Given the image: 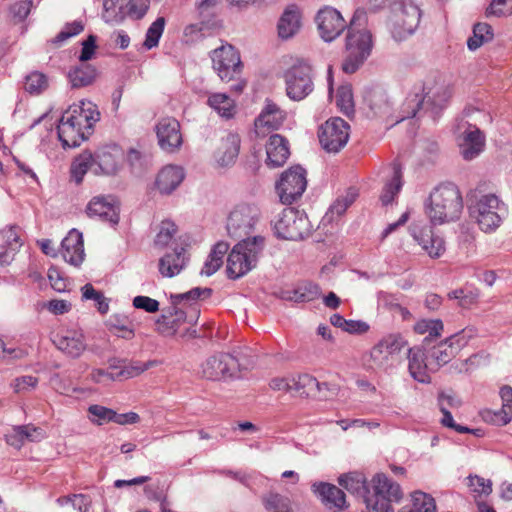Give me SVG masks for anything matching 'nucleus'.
Segmentation results:
<instances>
[{
	"instance_id": "f257e3e1",
	"label": "nucleus",
	"mask_w": 512,
	"mask_h": 512,
	"mask_svg": "<svg viewBox=\"0 0 512 512\" xmlns=\"http://www.w3.org/2000/svg\"><path fill=\"white\" fill-rule=\"evenodd\" d=\"M452 94L451 85L442 76L426 80L421 86H415L405 99L401 120L426 114L437 120L447 108Z\"/></svg>"
},
{
	"instance_id": "f03ea898",
	"label": "nucleus",
	"mask_w": 512,
	"mask_h": 512,
	"mask_svg": "<svg viewBox=\"0 0 512 512\" xmlns=\"http://www.w3.org/2000/svg\"><path fill=\"white\" fill-rule=\"evenodd\" d=\"M100 113L95 104L81 101L80 105H72L66 110L57 126L58 138L64 148L78 147L88 139L94 124L99 121Z\"/></svg>"
},
{
	"instance_id": "7ed1b4c3",
	"label": "nucleus",
	"mask_w": 512,
	"mask_h": 512,
	"mask_svg": "<svg viewBox=\"0 0 512 512\" xmlns=\"http://www.w3.org/2000/svg\"><path fill=\"white\" fill-rule=\"evenodd\" d=\"M462 211V195L454 183L440 184L430 193L426 213L434 225L456 221Z\"/></svg>"
},
{
	"instance_id": "20e7f679",
	"label": "nucleus",
	"mask_w": 512,
	"mask_h": 512,
	"mask_svg": "<svg viewBox=\"0 0 512 512\" xmlns=\"http://www.w3.org/2000/svg\"><path fill=\"white\" fill-rule=\"evenodd\" d=\"M264 246L265 238L262 236L247 237L238 242L227 258L228 278L238 279L255 268Z\"/></svg>"
},
{
	"instance_id": "39448f33",
	"label": "nucleus",
	"mask_w": 512,
	"mask_h": 512,
	"mask_svg": "<svg viewBox=\"0 0 512 512\" xmlns=\"http://www.w3.org/2000/svg\"><path fill=\"white\" fill-rule=\"evenodd\" d=\"M404 497L399 483L384 472L375 473L370 479V492L366 499L368 512H394L393 504Z\"/></svg>"
},
{
	"instance_id": "423d86ee",
	"label": "nucleus",
	"mask_w": 512,
	"mask_h": 512,
	"mask_svg": "<svg viewBox=\"0 0 512 512\" xmlns=\"http://www.w3.org/2000/svg\"><path fill=\"white\" fill-rule=\"evenodd\" d=\"M471 218L485 233L494 232L508 215V207L496 194L481 195L469 206Z\"/></svg>"
},
{
	"instance_id": "0eeeda50",
	"label": "nucleus",
	"mask_w": 512,
	"mask_h": 512,
	"mask_svg": "<svg viewBox=\"0 0 512 512\" xmlns=\"http://www.w3.org/2000/svg\"><path fill=\"white\" fill-rule=\"evenodd\" d=\"M363 12L356 10L350 20L345 41V63L362 64L372 53L373 41L371 33L366 29H357V21Z\"/></svg>"
},
{
	"instance_id": "6e6552de",
	"label": "nucleus",
	"mask_w": 512,
	"mask_h": 512,
	"mask_svg": "<svg viewBox=\"0 0 512 512\" xmlns=\"http://www.w3.org/2000/svg\"><path fill=\"white\" fill-rule=\"evenodd\" d=\"M312 226L306 214L285 208L274 222L275 235L284 240L298 241L308 237Z\"/></svg>"
},
{
	"instance_id": "1a4fd4ad",
	"label": "nucleus",
	"mask_w": 512,
	"mask_h": 512,
	"mask_svg": "<svg viewBox=\"0 0 512 512\" xmlns=\"http://www.w3.org/2000/svg\"><path fill=\"white\" fill-rule=\"evenodd\" d=\"M420 9L411 0L394 2L392 7L391 33L401 41L414 33L420 22Z\"/></svg>"
},
{
	"instance_id": "9d476101",
	"label": "nucleus",
	"mask_w": 512,
	"mask_h": 512,
	"mask_svg": "<svg viewBox=\"0 0 512 512\" xmlns=\"http://www.w3.org/2000/svg\"><path fill=\"white\" fill-rule=\"evenodd\" d=\"M261 217V210L256 204L240 203L234 207L227 219V232L230 237L238 239L247 237Z\"/></svg>"
},
{
	"instance_id": "9b49d317",
	"label": "nucleus",
	"mask_w": 512,
	"mask_h": 512,
	"mask_svg": "<svg viewBox=\"0 0 512 512\" xmlns=\"http://www.w3.org/2000/svg\"><path fill=\"white\" fill-rule=\"evenodd\" d=\"M318 138L321 147L328 153H338L350 137V125L340 117H331L319 126Z\"/></svg>"
},
{
	"instance_id": "f8f14e48",
	"label": "nucleus",
	"mask_w": 512,
	"mask_h": 512,
	"mask_svg": "<svg viewBox=\"0 0 512 512\" xmlns=\"http://www.w3.org/2000/svg\"><path fill=\"white\" fill-rule=\"evenodd\" d=\"M306 186V171L297 165L282 173L276 184V190L280 201L285 205H290L302 196Z\"/></svg>"
},
{
	"instance_id": "ddd939ff",
	"label": "nucleus",
	"mask_w": 512,
	"mask_h": 512,
	"mask_svg": "<svg viewBox=\"0 0 512 512\" xmlns=\"http://www.w3.org/2000/svg\"><path fill=\"white\" fill-rule=\"evenodd\" d=\"M240 364L238 360L228 353H219L207 358L201 365L203 378L218 381L237 376Z\"/></svg>"
},
{
	"instance_id": "4468645a",
	"label": "nucleus",
	"mask_w": 512,
	"mask_h": 512,
	"mask_svg": "<svg viewBox=\"0 0 512 512\" xmlns=\"http://www.w3.org/2000/svg\"><path fill=\"white\" fill-rule=\"evenodd\" d=\"M284 77L287 96L292 100H303L313 91L311 66H291Z\"/></svg>"
},
{
	"instance_id": "2eb2a0df",
	"label": "nucleus",
	"mask_w": 512,
	"mask_h": 512,
	"mask_svg": "<svg viewBox=\"0 0 512 512\" xmlns=\"http://www.w3.org/2000/svg\"><path fill=\"white\" fill-rule=\"evenodd\" d=\"M315 20L320 36L326 42L336 39L349 26L341 13L329 6L320 9Z\"/></svg>"
},
{
	"instance_id": "dca6fc26",
	"label": "nucleus",
	"mask_w": 512,
	"mask_h": 512,
	"mask_svg": "<svg viewBox=\"0 0 512 512\" xmlns=\"http://www.w3.org/2000/svg\"><path fill=\"white\" fill-rule=\"evenodd\" d=\"M120 205L113 195L94 196L86 207L90 218L98 217L102 222L115 226L119 223Z\"/></svg>"
},
{
	"instance_id": "f3484780",
	"label": "nucleus",
	"mask_w": 512,
	"mask_h": 512,
	"mask_svg": "<svg viewBox=\"0 0 512 512\" xmlns=\"http://www.w3.org/2000/svg\"><path fill=\"white\" fill-rule=\"evenodd\" d=\"M156 136L160 148L166 152H176L183 143L181 126L178 120L173 117L161 118L156 127Z\"/></svg>"
},
{
	"instance_id": "a211bd4d",
	"label": "nucleus",
	"mask_w": 512,
	"mask_h": 512,
	"mask_svg": "<svg viewBox=\"0 0 512 512\" xmlns=\"http://www.w3.org/2000/svg\"><path fill=\"white\" fill-rule=\"evenodd\" d=\"M408 370L411 377L420 383H430L431 371L430 359L428 357V350L421 347H412L408 349Z\"/></svg>"
},
{
	"instance_id": "6ab92c4d",
	"label": "nucleus",
	"mask_w": 512,
	"mask_h": 512,
	"mask_svg": "<svg viewBox=\"0 0 512 512\" xmlns=\"http://www.w3.org/2000/svg\"><path fill=\"white\" fill-rule=\"evenodd\" d=\"M312 490L319 497L322 504L330 510L343 511L349 507L345 492L334 484L327 482L314 483Z\"/></svg>"
},
{
	"instance_id": "aec40b11",
	"label": "nucleus",
	"mask_w": 512,
	"mask_h": 512,
	"mask_svg": "<svg viewBox=\"0 0 512 512\" xmlns=\"http://www.w3.org/2000/svg\"><path fill=\"white\" fill-rule=\"evenodd\" d=\"M407 342L400 334H389L375 344L370 352L373 362L379 366L386 364L389 357L399 353Z\"/></svg>"
},
{
	"instance_id": "412c9836",
	"label": "nucleus",
	"mask_w": 512,
	"mask_h": 512,
	"mask_svg": "<svg viewBox=\"0 0 512 512\" xmlns=\"http://www.w3.org/2000/svg\"><path fill=\"white\" fill-rule=\"evenodd\" d=\"M61 255L67 263L75 267L82 264L85 257L82 233L76 229L69 231L61 242Z\"/></svg>"
},
{
	"instance_id": "4be33fe9",
	"label": "nucleus",
	"mask_w": 512,
	"mask_h": 512,
	"mask_svg": "<svg viewBox=\"0 0 512 512\" xmlns=\"http://www.w3.org/2000/svg\"><path fill=\"white\" fill-rule=\"evenodd\" d=\"M93 158L95 175H114L119 170L122 152L117 147L103 148Z\"/></svg>"
},
{
	"instance_id": "5701e85b",
	"label": "nucleus",
	"mask_w": 512,
	"mask_h": 512,
	"mask_svg": "<svg viewBox=\"0 0 512 512\" xmlns=\"http://www.w3.org/2000/svg\"><path fill=\"white\" fill-rule=\"evenodd\" d=\"M337 482L340 487H343L351 495L360 498L366 505V499L370 492V480L359 471H350L341 474Z\"/></svg>"
},
{
	"instance_id": "b1692460",
	"label": "nucleus",
	"mask_w": 512,
	"mask_h": 512,
	"mask_svg": "<svg viewBox=\"0 0 512 512\" xmlns=\"http://www.w3.org/2000/svg\"><path fill=\"white\" fill-rule=\"evenodd\" d=\"M486 144L484 133L476 126L469 125L463 133V142L460 144L461 155L465 160H473L483 152Z\"/></svg>"
},
{
	"instance_id": "393cba45",
	"label": "nucleus",
	"mask_w": 512,
	"mask_h": 512,
	"mask_svg": "<svg viewBox=\"0 0 512 512\" xmlns=\"http://www.w3.org/2000/svg\"><path fill=\"white\" fill-rule=\"evenodd\" d=\"M267 160L269 167L283 166L290 155L289 142L280 134H273L266 144Z\"/></svg>"
},
{
	"instance_id": "a878e982",
	"label": "nucleus",
	"mask_w": 512,
	"mask_h": 512,
	"mask_svg": "<svg viewBox=\"0 0 512 512\" xmlns=\"http://www.w3.org/2000/svg\"><path fill=\"white\" fill-rule=\"evenodd\" d=\"M43 438V429L32 424L13 426L5 436L7 444L16 449H20L27 442H39Z\"/></svg>"
},
{
	"instance_id": "bb28decb",
	"label": "nucleus",
	"mask_w": 512,
	"mask_h": 512,
	"mask_svg": "<svg viewBox=\"0 0 512 512\" xmlns=\"http://www.w3.org/2000/svg\"><path fill=\"white\" fill-rule=\"evenodd\" d=\"M414 238L431 258H439L445 252L444 239L436 234L431 226H424L414 231Z\"/></svg>"
},
{
	"instance_id": "cd10ccee",
	"label": "nucleus",
	"mask_w": 512,
	"mask_h": 512,
	"mask_svg": "<svg viewBox=\"0 0 512 512\" xmlns=\"http://www.w3.org/2000/svg\"><path fill=\"white\" fill-rule=\"evenodd\" d=\"M502 408L499 411L485 410L482 417L487 422L497 425H506L512 420V387L504 385L500 389Z\"/></svg>"
},
{
	"instance_id": "c85d7f7f",
	"label": "nucleus",
	"mask_w": 512,
	"mask_h": 512,
	"mask_svg": "<svg viewBox=\"0 0 512 512\" xmlns=\"http://www.w3.org/2000/svg\"><path fill=\"white\" fill-rule=\"evenodd\" d=\"M184 170L175 165L163 167L156 178V187L161 194H171L184 180Z\"/></svg>"
},
{
	"instance_id": "c756f323",
	"label": "nucleus",
	"mask_w": 512,
	"mask_h": 512,
	"mask_svg": "<svg viewBox=\"0 0 512 512\" xmlns=\"http://www.w3.org/2000/svg\"><path fill=\"white\" fill-rule=\"evenodd\" d=\"M241 139L236 133H228L222 138L218 147L215 158L221 167L233 165L239 155Z\"/></svg>"
},
{
	"instance_id": "7c9ffc66",
	"label": "nucleus",
	"mask_w": 512,
	"mask_h": 512,
	"mask_svg": "<svg viewBox=\"0 0 512 512\" xmlns=\"http://www.w3.org/2000/svg\"><path fill=\"white\" fill-rule=\"evenodd\" d=\"M156 364V361H131L127 362L124 359L113 358L109 360V368L111 370H117V374L115 375L118 378V381L130 379L136 377L148 370L152 366Z\"/></svg>"
},
{
	"instance_id": "2f4dec72",
	"label": "nucleus",
	"mask_w": 512,
	"mask_h": 512,
	"mask_svg": "<svg viewBox=\"0 0 512 512\" xmlns=\"http://www.w3.org/2000/svg\"><path fill=\"white\" fill-rule=\"evenodd\" d=\"M53 342L60 351L71 358L79 357L86 349L84 336L77 331H67L63 335H56Z\"/></svg>"
},
{
	"instance_id": "473e14b6",
	"label": "nucleus",
	"mask_w": 512,
	"mask_h": 512,
	"mask_svg": "<svg viewBox=\"0 0 512 512\" xmlns=\"http://www.w3.org/2000/svg\"><path fill=\"white\" fill-rule=\"evenodd\" d=\"M185 252L183 247H179L161 257L158 264L160 274L169 278L179 274L188 261Z\"/></svg>"
},
{
	"instance_id": "72a5a7b5",
	"label": "nucleus",
	"mask_w": 512,
	"mask_h": 512,
	"mask_svg": "<svg viewBox=\"0 0 512 512\" xmlns=\"http://www.w3.org/2000/svg\"><path fill=\"white\" fill-rule=\"evenodd\" d=\"M301 27V12L297 5L286 7L278 21V35L282 39L293 37Z\"/></svg>"
},
{
	"instance_id": "f704fd0d",
	"label": "nucleus",
	"mask_w": 512,
	"mask_h": 512,
	"mask_svg": "<svg viewBox=\"0 0 512 512\" xmlns=\"http://www.w3.org/2000/svg\"><path fill=\"white\" fill-rule=\"evenodd\" d=\"M286 119V112L270 99H266L265 106L255 120L256 127H267L278 130Z\"/></svg>"
},
{
	"instance_id": "c9c22d12",
	"label": "nucleus",
	"mask_w": 512,
	"mask_h": 512,
	"mask_svg": "<svg viewBox=\"0 0 512 512\" xmlns=\"http://www.w3.org/2000/svg\"><path fill=\"white\" fill-rule=\"evenodd\" d=\"M99 74L96 66H69L66 71V77L72 89H80L92 85Z\"/></svg>"
},
{
	"instance_id": "e433bc0d",
	"label": "nucleus",
	"mask_w": 512,
	"mask_h": 512,
	"mask_svg": "<svg viewBox=\"0 0 512 512\" xmlns=\"http://www.w3.org/2000/svg\"><path fill=\"white\" fill-rule=\"evenodd\" d=\"M364 102L375 115L386 114L390 110V101L387 92L380 86H373L365 89Z\"/></svg>"
},
{
	"instance_id": "4c0bfd02",
	"label": "nucleus",
	"mask_w": 512,
	"mask_h": 512,
	"mask_svg": "<svg viewBox=\"0 0 512 512\" xmlns=\"http://www.w3.org/2000/svg\"><path fill=\"white\" fill-rule=\"evenodd\" d=\"M431 371H437L441 366L449 363L457 355V347H451L445 340L428 348Z\"/></svg>"
},
{
	"instance_id": "58836bf2",
	"label": "nucleus",
	"mask_w": 512,
	"mask_h": 512,
	"mask_svg": "<svg viewBox=\"0 0 512 512\" xmlns=\"http://www.w3.org/2000/svg\"><path fill=\"white\" fill-rule=\"evenodd\" d=\"M444 330L443 322L440 319H421L414 325V331L417 334H428L422 342V347L426 348L434 340L442 335Z\"/></svg>"
},
{
	"instance_id": "ea45409f",
	"label": "nucleus",
	"mask_w": 512,
	"mask_h": 512,
	"mask_svg": "<svg viewBox=\"0 0 512 512\" xmlns=\"http://www.w3.org/2000/svg\"><path fill=\"white\" fill-rule=\"evenodd\" d=\"M392 169V178L384 185L382 194L380 196L381 202L385 206L393 202L394 198L398 195L403 186L401 165L397 162H394Z\"/></svg>"
},
{
	"instance_id": "a19ab883",
	"label": "nucleus",
	"mask_w": 512,
	"mask_h": 512,
	"mask_svg": "<svg viewBox=\"0 0 512 512\" xmlns=\"http://www.w3.org/2000/svg\"><path fill=\"white\" fill-rule=\"evenodd\" d=\"M358 189L355 187H349L345 194L339 196L333 204L330 206L329 210L326 212L324 219L328 222L334 220V216L340 217L343 215L348 207H350L356 198L358 197Z\"/></svg>"
},
{
	"instance_id": "79ce46f5",
	"label": "nucleus",
	"mask_w": 512,
	"mask_h": 512,
	"mask_svg": "<svg viewBox=\"0 0 512 512\" xmlns=\"http://www.w3.org/2000/svg\"><path fill=\"white\" fill-rule=\"evenodd\" d=\"M243 66H218L217 74L225 83L231 84V90L241 93L246 87V80L241 77Z\"/></svg>"
},
{
	"instance_id": "37998d69",
	"label": "nucleus",
	"mask_w": 512,
	"mask_h": 512,
	"mask_svg": "<svg viewBox=\"0 0 512 512\" xmlns=\"http://www.w3.org/2000/svg\"><path fill=\"white\" fill-rule=\"evenodd\" d=\"M94 158L93 154L89 151L82 152L79 156H77L71 164L70 173L71 178L75 181L77 185L81 184L83 181L84 175L87 171H92L94 173Z\"/></svg>"
},
{
	"instance_id": "c03bdc74",
	"label": "nucleus",
	"mask_w": 512,
	"mask_h": 512,
	"mask_svg": "<svg viewBox=\"0 0 512 512\" xmlns=\"http://www.w3.org/2000/svg\"><path fill=\"white\" fill-rule=\"evenodd\" d=\"M110 330L118 337L130 340L135 335V325L133 321L126 315L114 314L108 321Z\"/></svg>"
},
{
	"instance_id": "a18cd8bd",
	"label": "nucleus",
	"mask_w": 512,
	"mask_h": 512,
	"mask_svg": "<svg viewBox=\"0 0 512 512\" xmlns=\"http://www.w3.org/2000/svg\"><path fill=\"white\" fill-rule=\"evenodd\" d=\"M209 106L217 111V113L226 118L230 119L235 114V102L233 99L223 93H215L208 98Z\"/></svg>"
},
{
	"instance_id": "49530a36",
	"label": "nucleus",
	"mask_w": 512,
	"mask_h": 512,
	"mask_svg": "<svg viewBox=\"0 0 512 512\" xmlns=\"http://www.w3.org/2000/svg\"><path fill=\"white\" fill-rule=\"evenodd\" d=\"M127 161L133 174L141 176L152 164V156L131 148L127 153Z\"/></svg>"
},
{
	"instance_id": "de8ad7c7",
	"label": "nucleus",
	"mask_w": 512,
	"mask_h": 512,
	"mask_svg": "<svg viewBox=\"0 0 512 512\" xmlns=\"http://www.w3.org/2000/svg\"><path fill=\"white\" fill-rule=\"evenodd\" d=\"M214 64H242L239 52L231 44H224L211 52Z\"/></svg>"
},
{
	"instance_id": "09e8293b",
	"label": "nucleus",
	"mask_w": 512,
	"mask_h": 512,
	"mask_svg": "<svg viewBox=\"0 0 512 512\" xmlns=\"http://www.w3.org/2000/svg\"><path fill=\"white\" fill-rule=\"evenodd\" d=\"M493 29L487 23H476L473 26V35L467 40V46L471 51L478 49L484 43L493 39Z\"/></svg>"
},
{
	"instance_id": "8fccbe9b",
	"label": "nucleus",
	"mask_w": 512,
	"mask_h": 512,
	"mask_svg": "<svg viewBox=\"0 0 512 512\" xmlns=\"http://www.w3.org/2000/svg\"><path fill=\"white\" fill-rule=\"evenodd\" d=\"M262 503L269 512H292L290 499L276 492L263 495Z\"/></svg>"
},
{
	"instance_id": "3c124183",
	"label": "nucleus",
	"mask_w": 512,
	"mask_h": 512,
	"mask_svg": "<svg viewBox=\"0 0 512 512\" xmlns=\"http://www.w3.org/2000/svg\"><path fill=\"white\" fill-rule=\"evenodd\" d=\"M49 87V77L40 71H33L25 77L24 89L26 92L39 95Z\"/></svg>"
},
{
	"instance_id": "603ef678",
	"label": "nucleus",
	"mask_w": 512,
	"mask_h": 512,
	"mask_svg": "<svg viewBox=\"0 0 512 512\" xmlns=\"http://www.w3.org/2000/svg\"><path fill=\"white\" fill-rule=\"evenodd\" d=\"M319 381L310 374H301L291 378L292 392L299 395L310 396L315 393V387H318Z\"/></svg>"
},
{
	"instance_id": "864d4df0",
	"label": "nucleus",
	"mask_w": 512,
	"mask_h": 512,
	"mask_svg": "<svg viewBox=\"0 0 512 512\" xmlns=\"http://www.w3.org/2000/svg\"><path fill=\"white\" fill-rule=\"evenodd\" d=\"M336 105L344 115L349 117L354 114L355 109L351 85L345 84L338 88Z\"/></svg>"
},
{
	"instance_id": "5fc2aeb1",
	"label": "nucleus",
	"mask_w": 512,
	"mask_h": 512,
	"mask_svg": "<svg viewBox=\"0 0 512 512\" xmlns=\"http://www.w3.org/2000/svg\"><path fill=\"white\" fill-rule=\"evenodd\" d=\"M220 0H200L196 4L198 17L202 24L213 26L215 24L216 9Z\"/></svg>"
},
{
	"instance_id": "6e6d98bb",
	"label": "nucleus",
	"mask_w": 512,
	"mask_h": 512,
	"mask_svg": "<svg viewBox=\"0 0 512 512\" xmlns=\"http://www.w3.org/2000/svg\"><path fill=\"white\" fill-rule=\"evenodd\" d=\"M157 331L163 336H173L180 327V323L173 317L169 307L163 310L161 316L156 320Z\"/></svg>"
},
{
	"instance_id": "4d7b16f0",
	"label": "nucleus",
	"mask_w": 512,
	"mask_h": 512,
	"mask_svg": "<svg viewBox=\"0 0 512 512\" xmlns=\"http://www.w3.org/2000/svg\"><path fill=\"white\" fill-rule=\"evenodd\" d=\"M213 290L205 287H195L185 293L171 294V304H181L183 301L195 302L198 299H207L212 295Z\"/></svg>"
},
{
	"instance_id": "13d9d810",
	"label": "nucleus",
	"mask_w": 512,
	"mask_h": 512,
	"mask_svg": "<svg viewBox=\"0 0 512 512\" xmlns=\"http://www.w3.org/2000/svg\"><path fill=\"white\" fill-rule=\"evenodd\" d=\"M412 507L408 512H436L434 498L422 491L412 493Z\"/></svg>"
},
{
	"instance_id": "bf43d9fd",
	"label": "nucleus",
	"mask_w": 512,
	"mask_h": 512,
	"mask_svg": "<svg viewBox=\"0 0 512 512\" xmlns=\"http://www.w3.org/2000/svg\"><path fill=\"white\" fill-rule=\"evenodd\" d=\"M126 0H104L103 1V18L106 22H118L123 19L122 11Z\"/></svg>"
},
{
	"instance_id": "052dcab7",
	"label": "nucleus",
	"mask_w": 512,
	"mask_h": 512,
	"mask_svg": "<svg viewBox=\"0 0 512 512\" xmlns=\"http://www.w3.org/2000/svg\"><path fill=\"white\" fill-rule=\"evenodd\" d=\"M166 24V20L164 17H158L148 28L146 32L145 41L143 42V46L146 49H152L156 47L159 43V39L161 38L164 27Z\"/></svg>"
},
{
	"instance_id": "680f3d73",
	"label": "nucleus",
	"mask_w": 512,
	"mask_h": 512,
	"mask_svg": "<svg viewBox=\"0 0 512 512\" xmlns=\"http://www.w3.org/2000/svg\"><path fill=\"white\" fill-rule=\"evenodd\" d=\"M440 411L442 413V418L440 420V423L444 427L453 429L456 432L461 433V434L470 433L477 437L483 436V432L481 429H471L467 426H463V425L455 423L453 416L447 407H442V409H440Z\"/></svg>"
},
{
	"instance_id": "e2e57ef3",
	"label": "nucleus",
	"mask_w": 512,
	"mask_h": 512,
	"mask_svg": "<svg viewBox=\"0 0 512 512\" xmlns=\"http://www.w3.org/2000/svg\"><path fill=\"white\" fill-rule=\"evenodd\" d=\"M177 232V226L170 220H163L159 225V231L157 232L154 244L157 247H165L172 240Z\"/></svg>"
},
{
	"instance_id": "0e129e2a",
	"label": "nucleus",
	"mask_w": 512,
	"mask_h": 512,
	"mask_svg": "<svg viewBox=\"0 0 512 512\" xmlns=\"http://www.w3.org/2000/svg\"><path fill=\"white\" fill-rule=\"evenodd\" d=\"M88 413L92 416L90 420L97 425H103L104 423L113 421L114 410L101 405H90Z\"/></svg>"
},
{
	"instance_id": "69168bd1",
	"label": "nucleus",
	"mask_w": 512,
	"mask_h": 512,
	"mask_svg": "<svg viewBox=\"0 0 512 512\" xmlns=\"http://www.w3.org/2000/svg\"><path fill=\"white\" fill-rule=\"evenodd\" d=\"M84 29V25L81 21H74L72 23H67L65 27L52 39V43L55 45H59L67 39L78 35Z\"/></svg>"
},
{
	"instance_id": "338daca9",
	"label": "nucleus",
	"mask_w": 512,
	"mask_h": 512,
	"mask_svg": "<svg viewBox=\"0 0 512 512\" xmlns=\"http://www.w3.org/2000/svg\"><path fill=\"white\" fill-rule=\"evenodd\" d=\"M126 14L136 20L145 16L149 9L147 0H126Z\"/></svg>"
},
{
	"instance_id": "774afa93",
	"label": "nucleus",
	"mask_w": 512,
	"mask_h": 512,
	"mask_svg": "<svg viewBox=\"0 0 512 512\" xmlns=\"http://www.w3.org/2000/svg\"><path fill=\"white\" fill-rule=\"evenodd\" d=\"M48 279L51 287L57 292H64L67 288L68 279L63 276V273L56 266H51L48 269Z\"/></svg>"
}]
</instances>
